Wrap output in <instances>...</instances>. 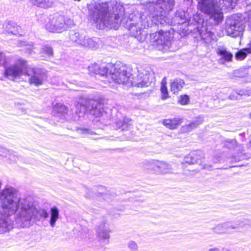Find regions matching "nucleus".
Listing matches in <instances>:
<instances>
[{
  "mask_svg": "<svg viewBox=\"0 0 251 251\" xmlns=\"http://www.w3.org/2000/svg\"><path fill=\"white\" fill-rule=\"evenodd\" d=\"M14 215L16 223L21 227H29L34 220L49 216L45 209L37 207L31 198L20 197L16 188L7 185L0 192V233L13 228L11 217Z\"/></svg>",
  "mask_w": 251,
  "mask_h": 251,
  "instance_id": "1",
  "label": "nucleus"
},
{
  "mask_svg": "<svg viewBox=\"0 0 251 251\" xmlns=\"http://www.w3.org/2000/svg\"><path fill=\"white\" fill-rule=\"evenodd\" d=\"M88 9L90 18L100 29L106 27L117 29L121 22L125 21L129 25V30L132 36L137 37L142 33L143 28L149 26L147 20L144 19L142 23L134 22L133 19L137 17L133 14H130L127 18L125 13L124 7L120 4H117L115 6L113 13H111L108 10L107 3L90 4L88 6Z\"/></svg>",
  "mask_w": 251,
  "mask_h": 251,
  "instance_id": "2",
  "label": "nucleus"
},
{
  "mask_svg": "<svg viewBox=\"0 0 251 251\" xmlns=\"http://www.w3.org/2000/svg\"><path fill=\"white\" fill-rule=\"evenodd\" d=\"M109 69L110 82L125 84L127 86L143 87L149 86L154 80V73L149 66L140 68L135 78L130 77V74L126 72L125 67L110 65Z\"/></svg>",
  "mask_w": 251,
  "mask_h": 251,
  "instance_id": "3",
  "label": "nucleus"
},
{
  "mask_svg": "<svg viewBox=\"0 0 251 251\" xmlns=\"http://www.w3.org/2000/svg\"><path fill=\"white\" fill-rule=\"evenodd\" d=\"M146 5L145 14L142 15L141 20L148 16L155 25L170 24L171 21L166 14L171 11L174 6V0H148Z\"/></svg>",
  "mask_w": 251,
  "mask_h": 251,
  "instance_id": "4",
  "label": "nucleus"
},
{
  "mask_svg": "<svg viewBox=\"0 0 251 251\" xmlns=\"http://www.w3.org/2000/svg\"><path fill=\"white\" fill-rule=\"evenodd\" d=\"M75 107L76 113L78 114V117H82L88 111L96 117L100 116L103 112L102 104L99 101L94 100L80 99L75 104Z\"/></svg>",
  "mask_w": 251,
  "mask_h": 251,
  "instance_id": "5",
  "label": "nucleus"
},
{
  "mask_svg": "<svg viewBox=\"0 0 251 251\" xmlns=\"http://www.w3.org/2000/svg\"><path fill=\"white\" fill-rule=\"evenodd\" d=\"M73 25L74 21L71 18L61 15H55L50 17L45 27L50 32L61 33Z\"/></svg>",
  "mask_w": 251,
  "mask_h": 251,
  "instance_id": "6",
  "label": "nucleus"
},
{
  "mask_svg": "<svg viewBox=\"0 0 251 251\" xmlns=\"http://www.w3.org/2000/svg\"><path fill=\"white\" fill-rule=\"evenodd\" d=\"M245 27L241 14H234L226 20L225 29L228 35L236 37L242 35Z\"/></svg>",
  "mask_w": 251,
  "mask_h": 251,
  "instance_id": "7",
  "label": "nucleus"
},
{
  "mask_svg": "<svg viewBox=\"0 0 251 251\" xmlns=\"http://www.w3.org/2000/svg\"><path fill=\"white\" fill-rule=\"evenodd\" d=\"M142 167L157 175L173 173L172 165L158 160H146L142 163Z\"/></svg>",
  "mask_w": 251,
  "mask_h": 251,
  "instance_id": "8",
  "label": "nucleus"
},
{
  "mask_svg": "<svg viewBox=\"0 0 251 251\" xmlns=\"http://www.w3.org/2000/svg\"><path fill=\"white\" fill-rule=\"evenodd\" d=\"M150 39L153 45L156 46L159 50L164 51L172 50L171 49L172 36L170 32L161 30L151 34Z\"/></svg>",
  "mask_w": 251,
  "mask_h": 251,
  "instance_id": "9",
  "label": "nucleus"
},
{
  "mask_svg": "<svg viewBox=\"0 0 251 251\" xmlns=\"http://www.w3.org/2000/svg\"><path fill=\"white\" fill-rule=\"evenodd\" d=\"M69 38L71 41L77 45L92 50H96L99 48V44L97 41L78 30L70 31Z\"/></svg>",
  "mask_w": 251,
  "mask_h": 251,
  "instance_id": "10",
  "label": "nucleus"
},
{
  "mask_svg": "<svg viewBox=\"0 0 251 251\" xmlns=\"http://www.w3.org/2000/svg\"><path fill=\"white\" fill-rule=\"evenodd\" d=\"M27 68L25 60L19 59L15 64L5 67L4 75L9 79L14 80L23 75H25V70Z\"/></svg>",
  "mask_w": 251,
  "mask_h": 251,
  "instance_id": "11",
  "label": "nucleus"
},
{
  "mask_svg": "<svg viewBox=\"0 0 251 251\" xmlns=\"http://www.w3.org/2000/svg\"><path fill=\"white\" fill-rule=\"evenodd\" d=\"M194 38L202 41L206 44L210 43L214 39L215 35L206 25L196 26L194 28Z\"/></svg>",
  "mask_w": 251,
  "mask_h": 251,
  "instance_id": "12",
  "label": "nucleus"
},
{
  "mask_svg": "<svg viewBox=\"0 0 251 251\" xmlns=\"http://www.w3.org/2000/svg\"><path fill=\"white\" fill-rule=\"evenodd\" d=\"M25 75L29 76V82L36 86H38L43 83L46 79L45 72L42 69L28 67L25 70Z\"/></svg>",
  "mask_w": 251,
  "mask_h": 251,
  "instance_id": "13",
  "label": "nucleus"
},
{
  "mask_svg": "<svg viewBox=\"0 0 251 251\" xmlns=\"http://www.w3.org/2000/svg\"><path fill=\"white\" fill-rule=\"evenodd\" d=\"M110 232L109 226L106 223H102L98 227L97 230V237L99 241L102 245L108 244Z\"/></svg>",
  "mask_w": 251,
  "mask_h": 251,
  "instance_id": "14",
  "label": "nucleus"
},
{
  "mask_svg": "<svg viewBox=\"0 0 251 251\" xmlns=\"http://www.w3.org/2000/svg\"><path fill=\"white\" fill-rule=\"evenodd\" d=\"M250 223L251 222L249 220L242 219L235 222L234 223L226 222L220 224L216 227V229H218L220 227H223L225 229L228 231L229 229H233L238 227H248L251 226Z\"/></svg>",
  "mask_w": 251,
  "mask_h": 251,
  "instance_id": "15",
  "label": "nucleus"
},
{
  "mask_svg": "<svg viewBox=\"0 0 251 251\" xmlns=\"http://www.w3.org/2000/svg\"><path fill=\"white\" fill-rule=\"evenodd\" d=\"M216 52L220 57L219 62L221 64H224L227 62H230L232 60L233 55L224 46H218Z\"/></svg>",
  "mask_w": 251,
  "mask_h": 251,
  "instance_id": "16",
  "label": "nucleus"
},
{
  "mask_svg": "<svg viewBox=\"0 0 251 251\" xmlns=\"http://www.w3.org/2000/svg\"><path fill=\"white\" fill-rule=\"evenodd\" d=\"M50 215L49 223L50 226L51 227H54L55 226L56 221L59 218V211L58 209L55 206L51 207L50 209Z\"/></svg>",
  "mask_w": 251,
  "mask_h": 251,
  "instance_id": "17",
  "label": "nucleus"
},
{
  "mask_svg": "<svg viewBox=\"0 0 251 251\" xmlns=\"http://www.w3.org/2000/svg\"><path fill=\"white\" fill-rule=\"evenodd\" d=\"M3 27L5 30L8 33H11L14 35H17L20 33L19 30L21 27L13 22H6L3 25Z\"/></svg>",
  "mask_w": 251,
  "mask_h": 251,
  "instance_id": "18",
  "label": "nucleus"
},
{
  "mask_svg": "<svg viewBox=\"0 0 251 251\" xmlns=\"http://www.w3.org/2000/svg\"><path fill=\"white\" fill-rule=\"evenodd\" d=\"M202 117H199L190 124L185 125L182 127V131L184 132H190L194 128H195L203 122Z\"/></svg>",
  "mask_w": 251,
  "mask_h": 251,
  "instance_id": "19",
  "label": "nucleus"
},
{
  "mask_svg": "<svg viewBox=\"0 0 251 251\" xmlns=\"http://www.w3.org/2000/svg\"><path fill=\"white\" fill-rule=\"evenodd\" d=\"M181 123V120L178 118L166 119L163 122V125L171 129H175Z\"/></svg>",
  "mask_w": 251,
  "mask_h": 251,
  "instance_id": "20",
  "label": "nucleus"
},
{
  "mask_svg": "<svg viewBox=\"0 0 251 251\" xmlns=\"http://www.w3.org/2000/svg\"><path fill=\"white\" fill-rule=\"evenodd\" d=\"M184 85V81L180 78L175 79L171 84V90L174 94L180 91Z\"/></svg>",
  "mask_w": 251,
  "mask_h": 251,
  "instance_id": "21",
  "label": "nucleus"
},
{
  "mask_svg": "<svg viewBox=\"0 0 251 251\" xmlns=\"http://www.w3.org/2000/svg\"><path fill=\"white\" fill-rule=\"evenodd\" d=\"M19 159L20 156L17 152L13 150H8V153L6 154L4 160L9 164H14L16 163Z\"/></svg>",
  "mask_w": 251,
  "mask_h": 251,
  "instance_id": "22",
  "label": "nucleus"
},
{
  "mask_svg": "<svg viewBox=\"0 0 251 251\" xmlns=\"http://www.w3.org/2000/svg\"><path fill=\"white\" fill-rule=\"evenodd\" d=\"M30 2L38 7L47 8L52 5V0H30Z\"/></svg>",
  "mask_w": 251,
  "mask_h": 251,
  "instance_id": "23",
  "label": "nucleus"
},
{
  "mask_svg": "<svg viewBox=\"0 0 251 251\" xmlns=\"http://www.w3.org/2000/svg\"><path fill=\"white\" fill-rule=\"evenodd\" d=\"M130 119L127 118H123L122 120H119L116 123V126L118 128H122L123 130H127L130 126Z\"/></svg>",
  "mask_w": 251,
  "mask_h": 251,
  "instance_id": "24",
  "label": "nucleus"
},
{
  "mask_svg": "<svg viewBox=\"0 0 251 251\" xmlns=\"http://www.w3.org/2000/svg\"><path fill=\"white\" fill-rule=\"evenodd\" d=\"M251 89H246V90H239L237 91L231 95L229 98L231 100H237L238 99V96H251Z\"/></svg>",
  "mask_w": 251,
  "mask_h": 251,
  "instance_id": "25",
  "label": "nucleus"
},
{
  "mask_svg": "<svg viewBox=\"0 0 251 251\" xmlns=\"http://www.w3.org/2000/svg\"><path fill=\"white\" fill-rule=\"evenodd\" d=\"M251 53V48H246L239 50L235 54L237 60H242L245 58L248 54Z\"/></svg>",
  "mask_w": 251,
  "mask_h": 251,
  "instance_id": "26",
  "label": "nucleus"
},
{
  "mask_svg": "<svg viewBox=\"0 0 251 251\" xmlns=\"http://www.w3.org/2000/svg\"><path fill=\"white\" fill-rule=\"evenodd\" d=\"M113 65V64H108L107 66H100V72L99 75L102 76H105L106 78L109 79V82H110V77L109 76L110 75V66Z\"/></svg>",
  "mask_w": 251,
  "mask_h": 251,
  "instance_id": "27",
  "label": "nucleus"
},
{
  "mask_svg": "<svg viewBox=\"0 0 251 251\" xmlns=\"http://www.w3.org/2000/svg\"><path fill=\"white\" fill-rule=\"evenodd\" d=\"M191 154H193L195 156L192 160L193 164L195 163L201 164V159L203 158L204 156L202 152L201 151H194L191 152Z\"/></svg>",
  "mask_w": 251,
  "mask_h": 251,
  "instance_id": "28",
  "label": "nucleus"
},
{
  "mask_svg": "<svg viewBox=\"0 0 251 251\" xmlns=\"http://www.w3.org/2000/svg\"><path fill=\"white\" fill-rule=\"evenodd\" d=\"M193 21H194L195 23H191V25H189V26H192L193 24L196 26H201V25H205L206 24L203 21V19L201 18L200 14H196L193 16Z\"/></svg>",
  "mask_w": 251,
  "mask_h": 251,
  "instance_id": "29",
  "label": "nucleus"
},
{
  "mask_svg": "<svg viewBox=\"0 0 251 251\" xmlns=\"http://www.w3.org/2000/svg\"><path fill=\"white\" fill-rule=\"evenodd\" d=\"M53 111L59 114H65L67 112V107L61 103H56L53 106Z\"/></svg>",
  "mask_w": 251,
  "mask_h": 251,
  "instance_id": "30",
  "label": "nucleus"
},
{
  "mask_svg": "<svg viewBox=\"0 0 251 251\" xmlns=\"http://www.w3.org/2000/svg\"><path fill=\"white\" fill-rule=\"evenodd\" d=\"M161 92L162 94L161 98L162 100H165L168 98V90L166 86V82L163 79L161 82V86L160 88Z\"/></svg>",
  "mask_w": 251,
  "mask_h": 251,
  "instance_id": "31",
  "label": "nucleus"
},
{
  "mask_svg": "<svg viewBox=\"0 0 251 251\" xmlns=\"http://www.w3.org/2000/svg\"><path fill=\"white\" fill-rule=\"evenodd\" d=\"M100 66L97 64H93L88 67V71L91 74L99 75Z\"/></svg>",
  "mask_w": 251,
  "mask_h": 251,
  "instance_id": "32",
  "label": "nucleus"
},
{
  "mask_svg": "<svg viewBox=\"0 0 251 251\" xmlns=\"http://www.w3.org/2000/svg\"><path fill=\"white\" fill-rule=\"evenodd\" d=\"M195 157L194 155L191 154V153L187 155H186L184 159L183 162L182 163L183 165H184L185 163L188 164H193V162L192 161L193 159H194V157Z\"/></svg>",
  "mask_w": 251,
  "mask_h": 251,
  "instance_id": "33",
  "label": "nucleus"
},
{
  "mask_svg": "<svg viewBox=\"0 0 251 251\" xmlns=\"http://www.w3.org/2000/svg\"><path fill=\"white\" fill-rule=\"evenodd\" d=\"M8 153V149L0 146V160H4L6 156V154Z\"/></svg>",
  "mask_w": 251,
  "mask_h": 251,
  "instance_id": "34",
  "label": "nucleus"
},
{
  "mask_svg": "<svg viewBox=\"0 0 251 251\" xmlns=\"http://www.w3.org/2000/svg\"><path fill=\"white\" fill-rule=\"evenodd\" d=\"M77 131L78 133L81 134L83 137H85L87 135L91 134L92 132L88 129L84 128H78L77 129Z\"/></svg>",
  "mask_w": 251,
  "mask_h": 251,
  "instance_id": "35",
  "label": "nucleus"
},
{
  "mask_svg": "<svg viewBox=\"0 0 251 251\" xmlns=\"http://www.w3.org/2000/svg\"><path fill=\"white\" fill-rule=\"evenodd\" d=\"M178 17L180 18V19L182 21H183V20H185L186 16H185V12H183V11H177L176 13V20ZM183 23L184 22L183 21H181V22H178V24H180L181 23Z\"/></svg>",
  "mask_w": 251,
  "mask_h": 251,
  "instance_id": "36",
  "label": "nucleus"
},
{
  "mask_svg": "<svg viewBox=\"0 0 251 251\" xmlns=\"http://www.w3.org/2000/svg\"><path fill=\"white\" fill-rule=\"evenodd\" d=\"M127 246L131 251H137L138 245L134 241H130L127 243Z\"/></svg>",
  "mask_w": 251,
  "mask_h": 251,
  "instance_id": "37",
  "label": "nucleus"
},
{
  "mask_svg": "<svg viewBox=\"0 0 251 251\" xmlns=\"http://www.w3.org/2000/svg\"><path fill=\"white\" fill-rule=\"evenodd\" d=\"M43 51L48 56H52L53 55L52 49L50 46H45L43 49Z\"/></svg>",
  "mask_w": 251,
  "mask_h": 251,
  "instance_id": "38",
  "label": "nucleus"
},
{
  "mask_svg": "<svg viewBox=\"0 0 251 251\" xmlns=\"http://www.w3.org/2000/svg\"><path fill=\"white\" fill-rule=\"evenodd\" d=\"M178 101L182 105L187 104L189 101V97L187 95L181 96Z\"/></svg>",
  "mask_w": 251,
  "mask_h": 251,
  "instance_id": "39",
  "label": "nucleus"
},
{
  "mask_svg": "<svg viewBox=\"0 0 251 251\" xmlns=\"http://www.w3.org/2000/svg\"><path fill=\"white\" fill-rule=\"evenodd\" d=\"M245 75H248L247 78V81H251V67H250L248 69H245V70L242 71Z\"/></svg>",
  "mask_w": 251,
  "mask_h": 251,
  "instance_id": "40",
  "label": "nucleus"
},
{
  "mask_svg": "<svg viewBox=\"0 0 251 251\" xmlns=\"http://www.w3.org/2000/svg\"><path fill=\"white\" fill-rule=\"evenodd\" d=\"M247 17L244 18L246 19V21L248 23L249 28L251 30V10H249L248 13L246 14Z\"/></svg>",
  "mask_w": 251,
  "mask_h": 251,
  "instance_id": "41",
  "label": "nucleus"
},
{
  "mask_svg": "<svg viewBox=\"0 0 251 251\" xmlns=\"http://www.w3.org/2000/svg\"><path fill=\"white\" fill-rule=\"evenodd\" d=\"M244 70V69H241L238 71H237L235 73V74L236 75V76L239 77L245 78L246 81H247V78L248 75H245L243 72H242V71H243Z\"/></svg>",
  "mask_w": 251,
  "mask_h": 251,
  "instance_id": "42",
  "label": "nucleus"
},
{
  "mask_svg": "<svg viewBox=\"0 0 251 251\" xmlns=\"http://www.w3.org/2000/svg\"><path fill=\"white\" fill-rule=\"evenodd\" d=\"M219 225H217L214 228V230L215 232L218 233H225L227 231V230L225 229L223 227H220L218 229H216V227L219 226Z\"/></svg>",
  "mask_w": 251,
  "mask_h": 251,
  "instance_id": "43",
  "label": "nucleus"
},
{
  "mask_svg": "<svg viewBox=\"0 0 251 251\" xmlns=\"http://www.w3.org/2000/svg\"><path fill=\"white\" fill-rule=\"evenodd\" d=\"M35 48L33 47V45H28V47L26 48V50H28V52L29 53H31L32 52H34L35 51L33 50Z\"/></svg>",
  "mask_w": 251,
  "mask_h": 251,
  "instance_id": "44",
  "label": "nucleus"
},
{
  "mask_svg": "<svg viewBox=\"0 0 251 251\" xmlns=\"http://www.w3.org/2000/svg\"><path fill=\"white\" fill-rule=\"evenodd\" d=\"M211 168V165H208L206 164H204L203 166V168H204V169H210Z\"/></svg>",
  "mask_w": 251,
  "mask_h": 251,
  "instance_id": "45",
  "label": "nucleus"
},
{
  "mask_svg": "<svg viewBox=\"0 0 251 251\" xmlns=\"http://www.w3.org/2000/svg\"><path fill=\"white\" fill-rule=\"evenodd\" d=\"M209 251H219V249L217 248L210 249Z\"/></svg>",
  "mask_w": 251,
  "mask_h": 251,
  "instance_id": "46",
  "label": "nucleus"
},
{
  "mask_svg": "<svg viewBox=\"0 0 251 251\" xmlns=\"http://www.w3.org/2000/svg\"><path fill=\"white\" fill-rule=\"evenodd\" d=\"M222 251H231L230 250L227 248H223Z\"/></svg>",
  "mask_w": 251,
  "mask_h": 251,
  "instance_id": "47",
  "label": "nucleus"
},
{
  "mask_svg": "<svg viewBox=\"0 0 251 251\" xmlns=\"http://www.w3.org/2000/svg\"><path fill=\"white\" fill-rule=\"evenodd\" d=\"M219 162H220V160L218 159V158H217L216 159L214 160V163H217Z\"/></svg>",
  "mask_w": 251,
  "mask_h": 251,
  "instance_id": "48",
  "label": "nucleus"
},
{
  "mask_svg": "<svg viewBox=\"0 0 251 251\" xmlns=\"http://www.w3.org/2000/svg\"><path fill=\"white\" fill-rule=\"evenodd\" d=\"M249 48H251V41L250 42V43L249 44Z\"/></svg>",
  "mask_w": 251,
  "mask_h": 251,
  "instance_id": "49",
  "label": "nucleus"
},
{
  "mask_svg": "<svg viewBox=\"0 0 251 251\" xmlns=\"http://www.w3.org/2000/svg\"><path fill=\"white\" fill-rule=\"evenodd\" d=\"M25 42H22L21 44H22V45H26L25 44Z\"/></svg>",
  "mask_w": 251,
  "mask_h": 251,
  "instance_id": "50",
  "label": "nucleus"
},
{
  "mask_svg": "<svg viewBox=\"0 0 251 251\" xmlns=\"http://www.w3.org/2000/svg\"><path fill=\"white\" fill-rule=\"evenodd\" d=\"M1 185H2V183L0 181V188H1Z\"/></svg>",
  "mask_w": 251,
  "mask_h": 251,
  "instance_id": "51",
  "label": "nucleus"
},
{
  "mask_svg": "<svg viewBox=\"0 0 251 251\" xmlns=\"http://www.w3.org/2000/svg\"><path fill=\"white\" fill-rule=\"evenodd\" d=\"M85 197H87V198H90V197L88 195H87L85 196Z\"/></svg>",
  "mask_w": 251,
  "mask_h": 251,
  "instance_id": "52",
  "label": "nucleus"
},
{
  "mask_svg": "<svg viewBox=\"0 0 251 251\" xmlns=\"http://www.w3.org/2000/svg\"><path fill=\"white\" fill-rule=\"evenodd\" d=\"M249 115H250V118H251V112L250 113Z\"/></svg>",
  "mask_w": 251,
  "mask_h": 251,
  "instance_id": "53",
  "label": "nucleus"
}]
</instances>
